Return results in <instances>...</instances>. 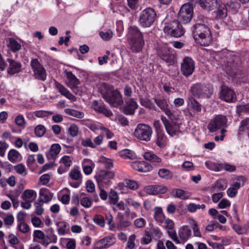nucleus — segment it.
<instances>
[{"mask_svg":"<svg viewBox=\"0 0 249 249\" xmlns=\"http://www.w3.org/2000/svg\"><path fill=\"white\" fill-rule=\"evenodd\" d=\"M99 90L103 99L111 107H117L123 103L121 93L112 86L105 83H101L99 86Z\"/></svg>","mask_w":249,"mask_h":249,"instance_id":"1","label":"nucleus"},{"mask_svg":"<svg viewBox=\"0 0 249 249\" xmlns=\"http://www.w3.org/2000/svg\"><path fill=\"white\" fill-rule=\"evenodd\" d=\"M194 39L201 46H208L212 39L211 32L205 24L197 23L192 27Z\"/></svg>","mask_w":249,"mask_h":249,"instance_id":"2","label":"nucleus"},{"mask_svg":"<svg viewBox=\"0 0 249 249\" xmlns=\"http://www.w3.org/2000/svg\"><path fill=\"white\" fill-rule=\"evenodd\" d=\"M128 36L132 51L134 52H140L144 44L142 33L137 27H131L129 29Z\"/></svg>","mask_w":249,"mask_h":249,"instance_id":"3","label":"nucleus"},{"mask_svg":"<svg viewBox=\"0 0 249 249\" xmlns=\"http://www.w3.org/2000/svg\"><path fill=\"white\" fill-rule=\"evenodd\" d=\"M156 18L155 10L152 8H147L141 12L139 21L142 27H148L155 22Z\"/></svg>","mask_w":249,"mask_h":249,"instance_id":"4","label":"nucleus"},{"mask_svg":"<svg viewBox=\"0 0 249 249\" xmlns=\"http://www.w3.org/2000/svg\"><path fill=\"white\" fill-rule=\"evenodd\" d=\"M163 30L165 34L175 37H180L183 35L185 32L180 23L177 20L168 23L164 27Z\"/></svg>","mask_w":249,"mask_h":249,"instance_id":"5","label":"nucleus"},{"mask_svg":"<svg viewBox=\"0 0 249 249\" xmlns=\"http://www.w3.org/2000/svg\"><path fill=\"white\" fill-rule=\"evenodd\" d=\"M152 129L148 125L143 124H139L135 129L134 135L140 140L148 142L150 140Z\"/></svg>","mask_w":249,"mask_h":249,"instance_id":"6","label":"nucleus"},{"mask_svg":"<svg viewBox=\"0 0 249 249\" xmlns=\"http://www.w3.org/2000/svg\"><path fill=\"white\" fill-rule=\"evenodd\" d=\"M193 16V8L189 4H184L180 9L178 14V20L179 23L186 24L192 19Z\"/></svg>","mask_w":249,"mask_h":249,"instance_id":"7","label":"nucleus"},{"mask_svg":"<svg viewBox=\"0 0 249 249\" xmlns=\"http://www.w3.org/2000/svg\"><path fill=\"white\" fill-rule=\"evenodd\" d=\"M31 66L34 72V76L35 79L42 81L46 80L47 77L46 70L37 59L35 58L31 60Z\"/></svg>","mask_w":249,"mask_h":249,"instance_id":"8","label":"nucleus"},{"mask_svg":"<svg viewBox=\"0 0 249 249\" xmlns=\"http://www.w3.org/2000/svg\"><path fill=\"white\" fill-rule=\"evenodd\" d=\"M156 105L168 116L172 121L177 120L178 116L172 112L169 108L167 100L163 97L158 96L154 98Z\"/></svg>","mask_w":249,"mask_h":249,"instance_id":"9","label":"nucleus"},{"mask_svg":"<svg viewBox=\"0 0 249 249\" xmlns=\"http://www.w3.org/2000/svg\"><path fill=\"white\" fill-rule=\"evenodd\" d=\"M227 119L225 116L219 115L216 116L209 123L208 128L210 132H214L223 126H226Z\"/></svg>","mask_w":249,"mask_h":249,"instance_id":"10","label":"nucleus"},{"mask_svg":"<svg viewBox=\"0 0 249 249\" xmlns=\"http://www.w3.org/2000/svg\"><path fill=\"white\" fill-rule=\"evenodd\" d=\"M114 177V173L111 171H101L95 176L96 179L100 186H107L111 179Z\"/></svg>","mask_w":249,"mask_h":249,"instance_id":"11","label":"nucleus"},{"mask_svg":"<svg viewBox=\"0 0 249 249\" xmlns=\"http://www.w3.org/2000/svg\"><path fill=\"white\" fill-rule=\"evenodd\" d=\"M194 69L195 64L193 59L189 57H185L181 66V71L182 74L188 77L193 73Z\"/></svg>","mask_w":249,"mask_h":249,"instance_id":"12","label":"nucleus"},{"mask_svg":"<svg viewBox=\"0 0 249 249\" xmlns=\"http://www.w3.org/2000/svg\"><path fill=\"white\" fill-rule=\"evenodd\" d=\"M161 121L164 124L167 133L171 136H173L177 133L180 132V126L176 123L170 122L164 116L161 117Z\"/></svg>","mask_w":249,"mask_h":249,"instance_id":"13","label":"nucleus"},{"mask_svg":"<svg viewBox=\"0 0 249 249\" xmlns=\"http://www.w3.org/2000/svg\"><path fill=\"white\" fill-rule=\"evenodd\" d=\"M205 165L208 168L217 171L224 170L228 172H232L236 170V166L235 165L226 163L215 164L212 162H206Z\"/></svg>","mask_w":249,"mask_h":249,"instance_id":"14","label":"nucleus"},{"mask_svg":"<svg viewBox=\"0 0 249 249\" xmlns=\"http://www.w3.org/2000/svg\"><path fill=\"white\" fill-rule=\"evenodd\" d=\"M219 97L221 99L227 102H234L236 99L233 90L226 86L222 87Z\"/></svg>","mask_w":249,"mask_h":249,"instance_id":"15","label":"nucleus"},{"mask_svg":"<svg viewBox=\"0 0 249 249\" xmlns=\"http://www.w3.org/2000/svg\"><path fill=\"white\" fill-rule=\"evenodd\" d=\"M216 8L214 11L215 18L221 19L227 16V9L226 5L221 2L218 1L214 7Z\"/></svg>","mask_w":249,"mask_h":249,"instance_id":"16","label":"nucleus"},{"mask_svg":"<svg viewBox=\"0 0 249 249\" xmlns=\"http://www.w3.org/2000/svg\"><path fill=\"white\" fill-rule=\"evenodd\" d=\"M164 227L168 230L169 236L177 244L180 242L178 238L176 232L174 230V223L173 220L167 219L165 220Z\"/></svg>","mask_w":249,"mask_h":249,"instance_id":"17","label":"nucleus"},{"mask_svg":"<svg viewBox=\"0 0 249 249\" xmlns=\"http://www.w3.org/2000/svg\"><path fill=\"white\" fill-rule=\"evenodd\" d=\"M144 191L148 195H157L165 193L167 188L162 185H149L144 187Z\"/></svg>","mask_w":249,"mask_h":249,"instance_id":"18","label":"nucleus"},{"mask_svg":"<svg viewBox=\"0 0 249 249\" xmlns=\"http://www.w3.org/2000/svg\"><path fill=\"white\" fill-rule=\"evenodd\" d=\"M123 109V112L126 115L134 114L135 110L138 107V105L133 99H129L126 100Z\"/></svg>","mask_w":249,"mask_h":249,"instance_id":"19","label":"nucleus"},{"mask_svg":"<svg viewBox=\"0 0 249 249\" xmlns=\"http://www.w3.org/2000/svg\"><path fill=\"white\" fill-rule=\"evenodd\" d=\"M131 167L134 170L141 172H148L152 170V166L147 162L141 161H134L132 163Z\"/></svg>","mask_w":249,"mask_h":249,"instance_id":"20","label":"nucleus"},{"mask_svg":"<svg viewBox=\"0 0 249 249\" xmlns=\"http://www.w3.org/2000/svg\"><path fill=\"white\" fill-rule=\"evenodd\" d=\"M53 194L47 188H41L39 190V196L38 201L42 203H47L50 201Z\"/></svg>","mask_w":249,"mask_h":249,"instance_id":"21","label":"nucleus"},{"mask_svg":"<svg viewBox=\"0 0 249 249\" xmlns=\"http://www.w3.org/2000/svg\"><path fill=\"white\" fill-rule=\"evenodd\" d=\"M55 86L58 91L63 96L66 98L71 100L72 101H75L76 100V98L72 94H71L69 90H68L64 86L61 84L58 83L57 81H55Z\"/></svg>","mask_w":249,"mask_h":249,"instance_id":"22","label":"nucleus"},{"mask_svg":"<svg viewBox=\"0 0 249 249\" xmlns=\"http://www.w3.org/2000/svg\"><path fill=\"white\" fill-rule=\"evenodd\" d=\"M207 88L204 85L197 83L193 85L191 88L192 93L195 96L200 97L206 94Z\"/></svg>","mask_w":249,"mask_h":249,"instance_id":"23","label":"nucleus"},{"mask_svg":"<svg viewBox=\"0 0 249 249\" xmlns=\"http://www.w3.org/2000/svg\"><path fill=\"white\" fill-rule=\"evenodd\" d=\"M92 105L94 107V109L95 111H98L99 113H103L107 117L112 115V112L110 110L106 108L104 103H99L97 101L94 100L92 102Z\"/></svg>","mask_w":249,"mask_h":249,"instance_id":"24","label":"nucleus"},{"mask_svg":"<svg viewBox=\"0 0 249 249\" xmlns=\"http://www.w3.org/2000/svg\"><path fill=\"white\" fill-rule=\"evenodd\" d=\"M8 62L9 63V67L8 70V73L11 74H14L19 72L21 69V64L18 62L14 60L8 59Z\"/></svg>","mask_w":249,"mask_h":249,"instance_id":"25","label":"nucleus"},{"mask_svg":"<svg viewBox=\"0 0 249 249\" xmlns=\"http://www.w3.org/2000/svg\"><path fill=\"white\" fill-rule=\"evenodd\" d=\"M61 150V146L59 144H53L50 150L47 152L46 156L48 160H54Z\"/></svg>","mask_w":249,"mask_h":249,"instance_id":"26","label":"nucleus"},{"mask_svg":"<svg viewBox=\"0 0 249 249\" xmlns=\"http://www.w3.org/2000/svg\"><path fill=\"white\" fill-rule=\"evenodd\" d=\"M169 52V50H167L166 48H163L159 52V55L166 63L171 64L173 63L174 55Z\"/></svg>","mask_w":249,"mask_h":249,"instance_id":"27","label":"nucleus"},{"mask_svg":"<svg viewBox=\"0 0 249 249\" xmlns=\"http://www.w3.org/2000/svg\"><path fill=\"white\" fill-rule=\"evenodd\" d=\"M66 72L67 77L69 81L70 86L71 87L73 91L75 93H77L75 91V89H76V87L80 83L79 80L72 74L71 71H66Z\"/></svg>","mask_w":249,"mask_h":249,"instance_id":"28","label":"nucleus"},{"mask_svg":"<svg viewBox=\"0 0 249 249\" xmlns=\"http://www.w3.org/2000/svg\"><path fill=\"white\" fill-rule=\"evenodd\" d=\"M188 106L189 108L192 110L194 114L198 113L201 111L202 106L200 103H199L196 99L194 98H189V101L188 102Z\"/></svg>","mask_w":249,"mask_h":249,"instance_id":"29","label":"nucleus"},{"mask_svg":"<svg viewBox=\"0 0 249 249\" xmlns=\"http://www.w3.org/2000/svg\"><path fill=\"white\" fill-rule=\"evenodd\" d=\"M217 2V0H199L200 6L208 10H213Z\"/></svg>","mask_w":249,"mask_h":249,"instance_id":"30","label":"nucleus"},{"mask_svg":"<svg viewBox=\"0 0 249 249\" xmlns=\"http://www.w3.org/2000/svg\"><path fill=\"white\" fill-rule=\"evenodd\" d=\"M143 158L145 160L152 162L160 163L161 159L154 153L151 152H146L143 154Z\"/></svg>","mask_w":249,"mask_h":249,"instance_id":"31","label":"nucleus"},{"mask_svg":"<svg viewBox=\"0 0 249 249\" xmlns=\"http://www.w3.org/2000/svg\"><path fill=\"white\" fill-rule=\"evenodd\" d=\"M154 219L158 222L163 223L165 219V216L163 213L161 207H156L154 209Z\"/></svg>","mask_w":249,"mask_h":249,"instance_id":"32","label":"nucleus"},{"mask_svg":"<svg viewBox=\"0 0 249 249\" xmlns=\"http://www.w3.org/2000/svg\"><path fill=\"white\" fill-rule=\"evenodd\" d=\"M180 238L186 241L191 235V231L187 226H183L178 232Z\"/></svg>","mask_w":249,"mask_h":249,"instance_id":"33","label":"nucleus"},{"mask_svg":"<svg viewBox=\"0 0 249 249\" xmlns=\"http://www.w3.org/2000/svg\"><path fill=\"white\" fill-rule=\"evenodd\" d=\"M227 187V181L225 179H219L212 185L211 190L212 192L214 191L215 188H217L220 191L224 190Z\"/></svg>","mask_w":249,"mask_h":249,"instance_id":"34","label":"nucleus"},{"mask_svg":"<svg viewBox=\"0 0 249 249\" xmlns=\"http://www.w3.org/2000/svg\"><path fill=\"white\" fill-rule=\"evenodd\" d=\"M166 137L162 131H158L156 139V144L160 148L163 147L166 144Z\"/></svg>","mask_w":249,"mask_h":249,"instance_id":"35","label":"nucleus"},{"mask_svg":"<svg viewBox=\"0 0 249 249\" xmlns=\"http://www.w3.org/2000/svg\"><path fill=\"white\" fill-rule=\"evenodd\" d=\"M36 197V193L35 191L31 189H27L25 190L21 196V198L23 200H26L33 198L34 200Z\"/></svg>","mask_w":249,"mask_h":249,"instance_id":"36","label":"nucleus"},{"mask_svg":"<svg viewBox=\"0 0 249 249\" xmlns=\"http://www.w3.org/2000/svg\"><path fill=\"white\" fill-rule=\"evenodd\" d=\"M246 180L244 177L239 176L233 179V184L231 186L238 190L241 186H243Z\"/></svg>","mask_w":249,"mask_h":249,"instance_id":"37","label":"nucleus"},{"mask_svg":"<svg viewBox=\"0 0 249 249\" xmlns=\"http://www.w3.org/2000/svg\"><path fill=\"white\" fill-rule=\"evenodd\" d=\"M238 130L239 132L247 131L249 137V118H246L241 122Z\"/></svg>","mask_w":249,"mask_h":249,"instance_id":"38","label":"nucleus"},{"mask_svg":"<svg viewBox=\"0 0 249 249\" xmlns=\"http://www.w3.org/2000/svg\"><path fill=\"white\" fill-rule=\"evenodd\" d=\"M111 240V239L108 237H106L100 240L98 242L99 247L96 248L95 249H103L108 248L112 245V243H110Z\"/></svg>","mask_w":249,"mask_h":249,"instance_id":"39","label":"nucleus"},{"mask_svg":"<svg viewBox=\"0 0 249 249\" xmlns=\"http://www.w3.org/2000/svg\"><path fill=\"white\" fill-rule=\"evenodd\" d=\"M159 176L165 179H170L173 178V173L168 169L166 168H161L159 170Z\"/></svg>","mask_w":249,"mask_h":249,"instance_id":"40","label":"nucleus"},{"mask_svg":"<svg viewBox=\"0 0 249 249\" xmlns=\"http://www.w3.org/2000/svg\"><path fill=\"white\" fill-rule=\"evenodd\" d=\"M65 112L72 116L77 118L82 119L84 117L83 112L71 108H66L64 110Z\"/></svg>","mask_w":249,"mask_h":249,"instance_id":"41","label":"nucleus"},{"mask_svg":"<svg viewBox=\"0 0 249 249\" xmlns=\"http://www.w3.org/2000/svg\"><path fill=\"white\" fill-rule=\"evenodd\" d=\"M120 155L122 158L124 159H129L133 160L135 158L136 156L134 152L129 149H124L120 151Z\"/></svg>","mask_w":249,"mask_h":249,"instance_id":"42","label":"nucleus"},{"mask_svg":"<svg viewBox=\"0 0 249 249\" xmlns=\"http://www.w3.org/2000/svg\"><path fill=\"white\" fill-rule=\"evenodd\" d=\"M172 194L174 196L182 199L185 200L189 198V196L185 193L184 191L181 189H175L173 191Z\"/></svg>","mask_w":249,"mask_h":249,"instance_id":"43","label":"nucleus"},{"mask_svg":"<svg viewBox=\"0 0 249 249\" xmlns=\"http://www.w3.org/2000/svg\"><path fill=\"white\" fill-rule=\"evenodd\" d=\"M59 227L58 233L61 235H64L66 232L69 230V226L65 222H61L57 224Z\"/></svg>","mask_w":249,"mask_h":249,"instance_id":"44","label":"nucleus"},{"mask_svg":"<svg viewBox=\"0 0 249 249\" xmlns=\"http://www.w3.org/2000/svg\"><path fill=\"white\" fill-rule=\"evenodd\" d=\"M19 152L15 149H11L8 154V160L12 162L17 161L19 156Z\"/></svg>","mask_w":249,"mask_h":249,"instance_id":"45","label":"nucleus"},{"mask_svg":"<svg viewBox=\"0 0 249 249\" xmlns=\"http://www.w3.org/2000/svg\"><path fill=\"white\" fill-rule=\"evenodd\" d=\"M8 46L13 52H17L21 49V45L14 38H10Z\"/></svg>","mask_w":249,"mask_h":249,"instance_id":"46","label":"nucleus"},{"mask_svg":"<svg viewBox=\"0 0 249 249\" xmlns=\"http://www.w3.org/2000/svg\"><path fill=\"white\" fill-rule=\"evenodd\" d=\"M46 127L42 125L38 124L35 128V134L36 137H42L46 133Z\"/></svg>","mask_w":249,"mask_h":249,"instance_id":"47","label":"nucleus"},{"mask_svg":"<svg viewBox=\"0 0 249 249\" xmlns=\"http://www.w3.org/2000/svg\"><path fill=\"white\" fill-rule=\"evenodd\" d=\"M101 37L105 41L110 40L113 36V32L110 29L101 31L99 33Z\"/></svg>","mask_w":249,"mask_h":249,"instance_id":"48","label":"nucleus"},{"mask_svg":"<svg viewBox=\"0 0 249 249\" xmlns=\"http://www.w3.org/2000/svg\"><path fill=\"white\" fill-rule=\"evenodd\" d=\"M70 176L72 179L77 181H81L82 179L80 172L77 168H74L71 171Z\"/></svg>","mask_w":249,"mask_h":249,"instance_id":"49","label":"nucleus"},{"mask_svg":"<svg viewBox=\"0 0 249 249\" xmlns=\"http://www.w3.org/2000/svg\"><path fill=\"white\" fill-rule=\"evenodd\" d=\"M141 104L151 109H154L156 110V107L154 105L150 102V101L147 98H141L140 99Z\"/></svg>","mask_w":249,"mask_h":249,"instance_id":"50","label":"nucleus"},{"mask_svg":"<svg viewBox=\"0 0 249 249\" xmlns=\"http://www.w3.org/2000/svg\"><path fill=\"white\" fill-rule=\"evenodd\" d=\"M130 224L131 223L129 221L125 220L124 219H121L120 220L117 221L116 227L119 230H123L130 226Z\"/></svg>","mask_w":249,"mask_h":249,"instance_id":"51","label":"nucleus"},{"mask_svg":"<svg viewBox=\"0 0 249 249\" xmlns=\"http://www.w3.org/2000/svg\"><path fill=\"white\" fill-rule=\"evenodd\" d=\"M34 115L38 118H44L46 117H49L52 115L53 112L52 111H46V110H38L34 112Z\"/></svg>","mask_w":249,"mask_h":249,"instance_id":"52","label":"nucleus"},{"mask_svg":"<svg viewBox=\"0 0 249 249\" xmlns=\"http://www.w3.org/2000/svg\"><path fill=\"white\" fill-rule=\"evenodd\" d=\"M108 196L111 203L114 205L117 203L118 200V196L116 192L111 189Z\"/></svg>","mask_w":249,"mask_h":249,"instance_id":"53","label":"nucleus"},{"mask_svg":"<svg viewBox=\"0 0 249 249\" xmlns=\"http://www.w3.org/2000/svg\"><path fill=\"white\" fill-rule=\"evenodd\" d=\"M93 220L98 225L104 227L105 224V219L103 216L101 215H96L93 218Z\"/></svg>","mask_w":249,"mask_h":249,"instance_id":"54","label":"nucleus"},{"mask_svg":"<svg viewBox=\"0 0 249 249\" xmlns=\"http://www.w3.org/2000/svg\"><path fill=\"white\" fill-rule=\"evenodd\" d=\"M68 132L71 137H75L78 133V127L76 124H72L69 128Z\"/></svg>","mask_w":249,"mask_h":249,"instance_id":"55","label":"nucleus"},{"mask_svg":"<svg viewBox=\"0 0 249 249\" xmlns=\"http://www.w3.org/2000/svg\"><path fill=\"white\" fill-rule=\"evenodd\" d=\"M124 182L126 186L131 190H136L138 187L137 183L134 180L125 179Z\"/></svg>","mask_w":249,"mask_h":249,"instance_id":"56","label":"nucleus"},{"mask_svg":"<svg viewBox=\"0 0 249 249\" xmlns=\"http://www.w3.org/2000/svg\"><path fill=\"white\" fill-rule=\"evenodd\" d=\"M15 123L17 125L20 127H24L25 120L22 115L19 114L15 118Z\"/></svg>","mask_w":249,"mask_h":249,"instance_id":"57","label":"nucleus"},{"mask_svg":"<svg viewBox=\"0 0 249 249\" xmlns=\"http://www.w3.org/2000/svg\"><path fill=\"white\" fill-rule=\"evenodd\" d=\"M227 73L232 77H236L238 75L239 71L235 67L233 68L228 66L226 68Z\"/></svg>","mask_w":249,"mask_h":249,"instance_id":"58","label":"nucleus"},{"mask_svg":"<svg viewBox=\"0 0 249 249\" xmlns=\"http://www.w3.org/2000/svg\"><path fill=\"white\" fill-rule=\"evenodd\" d=\"M151 236L152 235L153 238L158 239L161 236L162 233L158 228H152L150 230L149 232Z\"/></svg>","mask_w":249,"mask_h":249,"instance_id":"59","label":"nucleus"},{"mask_svg":"<svg viewBox=\"0 0 249 249\" xmlns=\"http://www.w3.org/2000/svg\"><path fill=\"white\" fill-rule=\"evenodd\" d=\"M18 230L23 233L28 232L30 230L28 225L24 222H20L18 225Z\"/></svg>","mask_w":249,"mask_h":249,"instance_id":"60","label":"nucleus"},{"mask_svg":"<svg viewBox=\"0 0 249 249\" xmlns=\"http://www.w3.org/2000/svg\"><path fill=\"white\" fill-rule=\"evenodd\" d=\"M42 204L43 203L39 201L36 202L35 203L36 207L35 213L38 215H41L44 212V209L42 207Z\"/></svg>","mask_w":249,"mask_h":249,"instance_id":"61","label":"nucleus"},{"mask_svg":"<svg viewBox=\"0 0 249 249\" xmlns=\"http://www.w3.org/2000/svg\"><path fill=\"white\" fill-rule=\"evenodd\" d=\"M127 203L130 206H132L136 210L139 209L141 206V203L135 201L131 198H128L126 199Z\"/></svg>","mask_w":249,"mask_h":249,"instance_id":"62","label":"nucleus"},{"mask_svg":"<svg viewBox=\"0 0 249 249\" xmlns=\"http://www.w3.org/2000/svg\"><path fill=\"white\" fill-rule=\"evenodd\" d=\"M60 162L63 164L66 167H69L71 165V161L68 156H63L60 160Z\"/></svg>","mask_w":249,"mask_h":249,"instance_id":"63","label":"nucleus"},{"mask_svg":"<svg viewBox=\"0 0 249 249\" xmlns=\"http://www.w3.org/2000/svg\"><path fill=\"white\" fill-rule=\"evenodd\" d=\"M80 203L85 208H89L91 206L92 201L88 197H85L81 199Z\"/></svg>","mask_w":249,"mask_h":249,"instance_id":"64","label":"nucleus"}]
</instances>
